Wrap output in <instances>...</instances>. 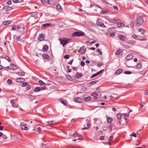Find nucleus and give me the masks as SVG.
Listing matches in <instances>:
<instances>
[{
    "mask_svg": "<svg viewBox=\"0 0 148 148\" xmlns=\"http://www.w3.org/2000/svg\"><path fill=\"white\" fill-rule=\"evenodd\" d=\"M143 16L137 17L136 24L137 26H140L143 23L144 20L143 18Z\"/></svg>",
    "mask_w": 148,
    "mask_h": 148,
    "instance_id": "f257e3e1",
    "label": "nucleus"
},
{
    "mask_svg": "<svg viewBox=\"0 0 148 148\" xmlns=\"http://www.w3.org/2000/svg\"><path fill=\"white\" fill-rule=\"evenodd\" d=\"M59 40L60 44L63 45V47H64L66 44H67L68 42L70 40V39H60Z\"/></svg>",
    "mask_w": 148,
    "mask_h": 148,
    "instance_id": "f03ea898",
    "label": "nucleus"
},
{
    "mask_svg": "<svg viewBox=\"0 0 148 148\" xmlns=\"http://www.w3.org/2000/svg\"><path fill=\"white\" fill-rule=\"evenodd\" d=\"M73 35L76 36H80L85 35V33L82 32H76L73 33Z\"/></svg>",
    "mask_w": 148,
    "mask_h": 148,
    "instance_id": "7ed1b4c3",
    "label": "nucleus"
},
{
    "mask_svg": "<svg viewBox=\"0 0 148 148\" xmlns=\"http://www.w3.org/2000/svg\"><path fill=\"white\" fill-rule=\"evenodd\" d=\"M46 88H47L45 86H44L41 88L39 87H36L34 88V91L35 92H38L40 90H45Z\"/></svg>",
    "mask_w": 148,
    "mask_h": 148,
    "instance_id": "20e7f679",
    "label": "nucleus"
},
{
    "mask_svg": "<svg viewBox=\"0 0 148 148\" xmlns=\"http://www.w3.org/2000/svg\"><path fill=\"white\" fill-rule=\"evenodd\" d=\"M73 100L75 102L78 103H81L82 102V99L78 97L74 98L73 99Z\"/></svg>",
    "mask_w": 148,
    "mask_h": 148,
    "instance_id": "39448f33",
    "label": "nucleus"
},
{
    "mask_svg": "<svg viewBox=\"0 0 148 148\" xmlns=\"http://www.w3.org/2000/svg\"><path fill=\"white\" fill-rule=\"evenodd\" d=\"M11 103L12 104V106L14 108H18V105L16 102L11 100L10 101Z\"/></svg>",
    "mask_w": 148,
    "mask_h": 148,
    "instance_id": "423d86ee",
    "label": "nucleus"
},
{
    "mask_svg": "<svg viewBox=\"0 0 148 148\" xmlns=\"http://www.w3.org/2000/svg\"><path fill=\"white\" fill-rule=\"evenodd\" d=\"M45 35L43 34H42L40 35L38 37V39L40 41L43 40L45 38Z\"/></svg>",
    "mask_w": 148,
    "mask_h": 148,
    "instance_id": "0eeeda50",
    "label": "nucleus"
},
{
    "mask_svg": "<svg viewBox=\"0 0 148 148\" xmlns=\"http://www.w3.org/2000/svg\"><path fill=\"white\" fill-rule=\"evenodd\" d=\"M82 76L83 75L82 73L77 72L75 74V77L76 78H79L82 77Z\"/></svg>",
    "mask_w": 148,
    "mask_h": 148,
    "instance_id": "6e6552de",
    "label": "nucleus"
},
{
    "mask_svg": "<svg viewBox=\"0 0 148 148\" xmlns=\"http://www.w3.org/2000/svg\"><path fill=\"white\" fill-rule=\"evenodd\" d=\"M12 9L11 7H10L9 5H7L4 7L3 8V10L5 11H7L10 10Z\"/></svg>",
    "mask_w": 148,
    "mask_h": 148,
    "instance_id": "1a4fd4ad",
    "label": "nucleus"
},
{
    "mask_svg": "<svg viewBox=\"0 0 148 148\" xmlns=\"http://www.w3.org/2000/svg\"><path fill=\"white\" fill-rule=\"evenodd\" d=\"M98 82V80H96L94 81H92L89 82L88 84V86H90L93 85L95 84Z\"/></svg>",
    "mask_w": 148,
    "mask_h": 148,
    "instance_id": "9d476101",
    "label": "nucleus"
},
{
    "mask_svg": "<svg viewBox=\"0 0 148 148\" xmlns=\"http://www.w3.org/2000/svg\"><path fill=\"white\" fill-rule=\"evenodd\" d=\"M96 24L98 26L102 27H105V26L103 24V23L99 21H97Z\"/></svg>",
    "mask_w": 148,
    "mask_h": 148,
    "instance_id": "9b49d317",
    "label": "nucleus"
},
{
    "mask_svg": "<svg viewBox=\"0 0 148 148\" xmlns=\"http://www.w3.org/2000/svg\"><path fill=\"white\" fill-rule=\"evenodd\" d=\"M25 80V79L23 78L20 77L17 78L16 79V81L17 82L21 83L23 82Z\"/></svg>",
    "mask_w": 148,
    "mask_h": 148,
    "instance_id": "f8f14e48",
    "label": "nucleus"
},
{
    "mask_svg": "<svg viewBox=\"0 0 148 148\" xmlns=\"http://www.w3.org/2000/svg\"><path fill=\"white\" fill-rule=\"evenodd\" d=\"M51 24L49 23L43 24L42 25V28L44 27L45 28H47L51 26Z\"/></svg>",
    "mask_w": 148,
    "mask_h": 148,
    "instance_id": "ddd939ff",
    "label": "nucleus"
},
{
    "mask_svg": "<svg viewBox=\"0 0 148 148\" xmlns=\"http://www.w3.org/2000/svg\"><path fill=\"white\" fill-rule=\"evenodd\" d=\"M85 50L84 47H81L79 49V52L81 54H83L85 53Z\"/></svg>",
    "mask_w": 148,
    "mask_h": 148,
    "instance_id": "4468645a",
    "label": "nucleus"
},
{
    "mask_svg": "<svg viewBox=\"0 0 148 148\" xmlns=\"http://www.w3.org/2000/svg\"><path fill=\"white\" fill-rule=\"evenodd\" d=\"M56 9L58 11H61L62 10V8L61 6L59 4H58L56 5Z\"/></svg>",
    "mask_w": 148,
    "mask_h": 148,
    "instance_id": "2eb2a0df",
    "label": "nucleus"
},
{
    "mask_svg": "<svg viewBox=\"0 0 148 148\" xmlns=\"http://www.w3.org/2000/svg\"><path fill=\"white\" fill-rule=\"evenodd\" d=\"M123 72V70L121 69H119L116 70L115 72V74L116 75H119Z\"/></svg>",
    "mask_w": 148,
    "mask_h": 148,
    "instance_id": "dca6fc26",
    "label": "nucleus"
},
{
    "mask_svg": "<svg viewBox=\"0 0 148 148\" xmlns=\"http://www.w3.org/2000/svg\"><path fill=\"white\" fill-rule=\"evenodd\" d=\"M10 66L12 68V69H16L18 67L17 66L13 64H10Z\"/></svg>",
    "mask_w": 148,
    "mask_h": 148,
    "instance_id": "f3484780",
    "label": "nucleus"
},
{
    "mask_svg": "<svg viewBox=\"0 0 148 148\" xmlns=\"http://www.w3.org/2000/svg\"><path fill=\"white\" fill-rule=\"evenodd\" d=\"M133 58V56L132 55L130 54L127 56L126 57V59L127 60H129L132 59Z\"/></svg>",
    "mask_w": 148,
    "mask_h": 148,
    "instance_id": "a211bd4d",
    "label": "nucleus"
},
{
    "mask_svg": "<svg viewBox=\"0 0 148 148\" xmlns=\"http://www.w3.org/2000/svg\"><path fill=\"white\" fill-rule=\"evenodd\" d=\"M48 46L47 45H45L42 48V51H47L48 49Z\"/></svg>",
    "mask_w": 148,
    "mask_h": 148,
    "instance_id": "6ab92c4d",
    "label": "nucleus"
},
{
    "mask_svg": "<svg viewBox=\"0 0 148 148\" xmlns=\"http://www.w3.org/2000/svg\"><path fill=\"white\" fill-rule=\"evenodd\" d=\"M110 97L111 99H116L117 97V95L116 94H114L113 96L110 95Z\"/></svg>",
    "mask_w": 148,
    "mask_h": 148,
    "instance_id": "aec40b11",
    "label": "nucleus"
},
{
    "mask_svg": "<svg viewBox=\"0 0 148 148\" xmlns=\"http://www.w3.org/2000/svg\"><path fill=\"white\" fill-rule=\"evenodd\" d=\"M138 31L139 32H141L142 34H144L145 32V31L143 29H138Z\"/></svg>",
    "mask_w": 148,
    "mask_h": 148,
    "instance_id": "412c9836",
    "label": "nucleus"
},
{
    "mask_svg": "<svg viewBox=\"0 0 148 148\" xmlns=\"http://www.w3.org/2000/svg\"><path fill=\"white\" fill-rule=\"evenodd\" d=\"M117 25L118 26V27H125V25L121 23H117Z\"/></svg>",
    "mask_w": 148,
    "mask_h": 148,
    "instance_id": "4be33fe9",
    "label": "nucleus"
},
{
    "mask_svg": "<svg viewBox=\"0 0 148 148\" xmlns=\"http://www.w3.org/2000/svg\"><path fill=\"white\" fill-rule=\"evenodd\" d=\"M42 57L45 59H47L49 58V55L46 54H43L42 55Z\"/></svg>",
    "mask_w": 148,
    "mask_h": 148,
    "instance_id": "5701e85b",
    "label": "nucleus"
},
{
    "mask_svg": "<svg viewBox=\"0 0 148 148\" xmlns=\"http://www.w3.org/2000/svg\"><path fill=\"white\" fill-rule=\"evenodd\" d=\"M142 67V66L141 63H139L137 65V68L138 70L141 69Z\"/></svg>",
    "mask_w": 148,
    "mask_h": 148,
    "instance_id": "b1692460",
    "label": "nucleus"
},
{
    "mask_svg": "<svg viewBox=\"0 0 148 148\" xmlns=\"http://www.w3.org/2000/svg\"><path fill=\"white\" fill-rule=\"evenodd\" d=\"M122 115L123 116H124V119L125 120H127V119L128 117H129V115L128 114H125L123 113L122 114Z\"/></svg>",
    "mask_w": 148,
    "mask_h": 148,
    "instance_id": "393cba45",
    "label": "nucleus"
},
{
    "mask_svg": "<svg viewBox=\"0 0 148 148\" xmlns=\"http://www.w3.org/2000/svg\"><path fill=\"white\" fill-rule=\"evenodd\" d=\"M17 74L20 76H24L25 75V73L24 72H18L17 73Z\"/></svg>",
    "mask_w": 148,
    "mask_h": 148,
    "instance_id": "a878e982",
    "label": "nucleus"
},
{
    "mask_svg": "<svg viewBox=\"0 0 148 148\" xmlns=\"http://www.w3.org/2000/svg\"><path fill=\"white\" fill-rule=\"evenodd\" d=\"M91 99V97L90 96H88L84 98V100L85 101H89Z\"/></svg>",
    "mask_w": 148,
    "mask_h": 148,
    "instance_id": "bb28decb",
    "label": "nucleus"
},
{
    "mask_svg": "<svg viewBox=\"0 0 148 148\" xmlns=\"http://www.w3.org/2000/svg\"><path fill=\"white\" fill-rule=\"evenodd\" d=\"M10 23V22L9 21H7L3 22V24L5 25H6L9 24Z\"/></svg>",
    "mask_w": 148,
    "mask_h": 148,
    "instance_id": "cd10ccee",
    "label": "nucleus"
},
{
    "mask_svg": "<svg viewBox=\"0 0 148 148\" xmlns=\"http://www.w3.org/2000/svg\"><path fill=\"white\" fill-rule=\"evenodd\" d=\"M122 116H123L122 115V114L119 113L117 114V117L118 119H120L122 118Z\"/></svg>",
    "mask_w": 148,
    "mask_h": 148,
    "instance_id": "c85d7f7f",
    "label": "nucleus"
},
{
    "mask_svg": "<svg viewBox=\"0 0 148 148\" xmlns=\"http://www.w3.org/2000/svg\"><path fill=\"white\" fill-rule=\"evenodd\" d=\"M121 52V50L119 49L116 51L115 54L116 55H119L120 54Z\"/></svg>",
    "mask_w": 148,
    "mask_h": 148,
    "instance_id": "c756f323",
    "label": "nucleus"
},
{
    "mask_svg": "<svg viewBox=\"0 0 148 148\" xmlns=\"http://www.w3.org/2000/svg\"><path fill=\"white\" fill-rule=\"evenodd\" d=\"M119 38L121 40H123L125 39V36L121 35H119Z\"/></svg>",
    "mask_w": 148,
    "mask_h": 148,
    "instance_id": "7c9ffc66",
    "label": "nucleus"
},
{
    "mask_svg": "<svg viewBox=\"0 0 148 148\" xmlns=\"http://www.w3.org/2000/svg\"><path fill=\"white\" fill-rule=\"evenodd\" d=\"M108 10H102L101 11V14H105L107 13L108 12Z\"/></svg>",
    "mask_w": 148,
    "mask_h": 148,
    "instance_id": "2f4dec72",
    "label": "nucleus"
},
{
    "mask_svg": "<svg viewBox=\"0 0 148 148\" xmlns=\"http://www.w3.org/2000/svg\"><path fill=\"white\" fill-rule=\"evenodd\" d=\"M112 119L110 117H108L107 119V121L109 123H111L112 122Z\"/></svg>",
    "mask_w": 148,
    "mask_h": 148,
    "instance_id": "473e14b6",
    "label": "nucleus"
},
{
    "mask_svg": "<svg viewBox=\"0 0 148 148\" xmlns=\"http://www.w3.org/2000/svg\"><path fill=\"white\" fill-rule=\"evenodd\" d=\"M61 102L64 105H66V101L65 99H62L61 100Z\"/></svg>",
    "mask_w": 148,
    "mask_h": 148,
    "instance_id": "72a5a7b5",
    "label": "nucleus"
},
{
    "mask_svg": "<svg viewBox=\"0 0 148 148\" xmlns=\"http://www.w3.org/2000/svg\"><path fill=\"white\" fill-rule=\"evenodd\" d=\"M5 59L7 60L9 62H11V60L10 58L8 56H6L5 58Z\"/></svg>",
    "mask_w": 148,
    "mask_h": 148,
    "instance_id": "f704fd0d",
    "label": "nucleus"
},
{
    "mask_svg": "<svg viewBox=\"0 0 148 148\" xmlns=\"http://www.w3.org/2000/svg\"><path fill=\"white\" fill-rule=\"evenodd\" d=\"M28 83L27 82H24L22 84V87H25L26 86L28 85Z\"/></svg>",
    "mask_w": 148,
    "mask_h": 148,
    "instance_id": "c9c22d12",
    "label": "nucleus"
},
{
    "mask_svg": "<svg viewBox=\"0 0 148 148\" xmlns=\"http://www.w3.org/2000/svg\"><path fill=\"white\" fill-rule=\"evenodd\" d=\"M97 51L98 53V54L100 55H102V53L101 51H100V50L99 49H98L97 50Z\"/></svg>",
    "mask_w": 148,
    "mask_h": 148,
    "instance_id": "e433bc0d",
    "label": "nucleus"
},
{
    "mask_svg": "<svg viewBox=\"0 0 148 148\" xmlns=\"http://www.w3.org/2000/svg\"><path fill=\"white\" fill-rule=\"evenodd\" d=\"M31 86L29 85L28 84V85H27V86L26 88V90H29L30 89H31Z\"/></svg>",
    "mask_w": 148,
    "mask_h": 148,
    "instance_id": "4c0bfd02",
    "label": "nucleus"
},
{
    "mask_svg": "<svg viewBox=\"0 0 148 148\" xmlns=\"http://www.w3.org/2000/svg\"><path fill=\"white\" fill-rule=\"evenodd\" d=\"M119 20L118 18H114L112 19V21L114 22H117L119 21Z\"/></svg>",
    "mask_w": 148,
    "mask_h": 148,
    "instance_id": "58836bf2",
    "label": "nucleus"
},
{
    "mask_svg": "<svg viewBox=\"0 0 148 148\" xmlns=\"http://www.w3.org/2000/svg\"><path fill=\"white\" fill-rule=\"evenodd\" d=\"M39 82L42 85H46V84L41 80H39Z\"/></svg>",
    "mask_w": 148,
    "mask_h": 148,
    "instance_id": "ea45409f",
    "label": "nucleus"
},
{
    "mask_svg": "<svg viewBox=\"0 0 148 148\" xmlns=\"http://www.w3.org/2000/svg\"><path fill=\"white\" fill-rule=\"evenodd\" d=\"M124 73L126 74H130L132 73V72L130 71H125L124 72Z\"/></svg>",
    "mask_w": 148,
    "mask_h": 148,
    "instance_id": "a19ab883",
    "label": "nucleus"
},
{
    "mask_svg": "<svg viewBox=\"0 0 148 148\" xmlns=\"http://www.w3.org/2000/svg\"><path fill=\"white\" fill-rule=\"evenodd\" d=\"M53 121H49L47 122V123L48 124V125H51V124H53Z\"/></svg>",
    "mask_w": 148,
    "mask_h": 148,
    "instance_id": "79ce46f5",
    "label": "nucleus"
},
{
    "mask_svg": "<svg viewBox=\"0 0 148 148\" xmlns=\"http://www.w3.org/2000/svg\"><path fill=\"white\" fill-rule=\"evenodd\" d=\"M91 95L94 97L97 96L98 95V94L96 93H93L91 94Z\"/></svg>",
    "mask_w": 148,
    "mask_h": 148,
    "instance_id": "37998d69",
    "label": "nucleus"
},
{
    "mask_svg": "<svg viewBox=\"0 0 148 148\" xmlns=\"http://www.w3.org/2000/svg\"><path fill=\"white\" fill-rule=\"evenodd\" d=\"M132 37L133 38H139V36L138 35V36H137V35H133L132 36Z\"/></svg>",
    "mask_w": 148,
    "mask_h": 148,
    "instance_id": "c03bdc74",
    "label": "nucleus"
},
{
    "mask_svg": "<svg viewBox=\"0 0 148 148\" xmlns=\"http://www.w3.org/2000/svg\"><path fill=\"white\" fill-rule=\"evenodd\" d=\"M80 65L82 66H84L85 65V63L84 61H81L80 63Z\"/></svg>",
    "mask_w": 148,
    "mask_h": 148,
    "instance_id": "a18cd8bd",
    "label": "nucleus"
},
{
    "mask_svg": "<svg viewBox=\"0 0 148 148\" xmlns=\"http://www.w3.org/2000/svg\"><path fill=\"white\" fill-rule=\"evenodd\" d=\"M69 58V55H65L64 56V58L65 59H68Z\"/></svg>",
    "mask_w": 148,
    "mask_h": 148,
    "instance_id": "49530a36",
    "label": "nucleus"
},
{
    "mask_svg": "<svg viewBox=\"0 0 148 148\" xmlns=\"http://www.w3.org/2000/svg\"><path fill=\"white\" fill-rule=\"evenodd\" d=\"M130 136H134L135 137H136V134L134 133V132H133V133H132V134H131V135H130Z\"/></svg>",
    "mask_w": 148,
    "mask_h": 148,
    "instance_id": "de8ad7c7",
    "label": "nucleus"
},
{
    "mask_svg": "<svg viewBox=\"0 0 148 148\" xmlns=\"http://www.w3.org/2000/svg\"><path fill=\"white\" fill-rule=\"evenodd\" d=\"M12 82V80L11 79H8L7 81L8 83L9 84H11Z\"/></svg>",
    "mask_w": 148,
    "mask_h": 148,
    "instance_id": "09e8293b",
    "label": "nucleus"
},
{
    "mask_svg": "<svg viewBox=\"0 0 148 148\" xmlns=\"http://www.w3.org/2000/svg\"><path fill=\"white\" fill-rule=\"evenodd\" d=\"M73 59H72V60H71L68 62V63L69 64H70V65H71L72 63V62L73 61Z\"/></svg>",
    "mask_w": 148,
    "mask_h": 148,
    "instance_id": "8fccbe9b",
    "label": "nucleus"
},
{
    "mask_svg": "<svg viewBox=\"0 0 148 148\" xmlns=\"http://www.w3.org/2000/svg\"><path fill=\"white\" fill-rule=\"evenodd\" d=\"M26 125V124H25L24 123V122H21L20 123V125L21 126H25V125Z\"/></svg>",
    "mask_w": 148,
    "mask_h": 148,
    "instance_id": "3c124183",
    "label": "nucleus"
},
{
    "mask_svg": "<svg viewBox=\"0 0 148 148\" xmlns=\"http://www.w3.org/2000/svg\"><path fill=\"white\" fill-rule=\"evenodd\" d=\"M77 136V133L76 132H75L73 134V136L74 137H76Z\"/></svg>",
    "mask_w": 148,
    "mask_h": 148,
    "instance_id": "603ef678",
    "label": "nucleus"
},
{
    "mask_svg": "<svg viewBox=\"0 0 148 148\" xmlns=\"http://www.w3.org/2000/svg\"><path fill=\"white\" fill-rule=\"evenodd\" d=\"M97 75V73L93 74L91 76V78H93Z\"/></svg>",
    "mask_w": 148,
    "mask_h": 148,
    "instance_id": "864d4df0",
    "label": "nucleus"
},
{
    "mask_svg": "<svg viewBox=\"0 0 148 148\" xmlns=\"http://www.w3.org/2000/svg\"><path fill=\"white\" fill-rule=\"evenodd\" d=\"M16 25H14L12 27V29L13 30H15L16 28Z\"/></svg>",
    "mask_w": 148,
    "mask_h": 148,
    "instance_id": "5fc2aeb1",
    "label": "nucleus"
},
{
    "mask_svg": "<svg viewBox=\"0 0 148 148\" xmlns=\"http://www.w3.org/2000/svg\"><path fill=\"white\" fill-rule=\"evenodd\" d=\"M12 1L15 3H17L18 2H19L20 1H19L18 0H12Z\"/></svg>",
    "mask_w": 148,
    "mask_h": 148,
    "instance_id": "6e6d98bb",
    "label": "nucleus"
},
{
    "mask_svg": "<svg viewBox=\"0 0 148 148\" xmlns=\"http://www.w3.org/2000/svg\"><path fill=\"white\" fill-rule=\"evenodd\" d=\"M113 136H110L109 139V141H112L113 138Z\"/></svg>",
    "mask_w": 148,
    "mask_h": 148,
    "instance_id": "4d7b16f0",
    "label": "nucleus"
},
{
    "mask_svg": "<svg viewBox=\"0 0 148 148\" xmlns=\"http://www.w3.org/2000/svg\"><path fill=\"white\" fill-rule=\"evenodd\" d=\"M145 71H144V70H143V71H140V73L141 74H144V73H145Z\"/></svg>",
    "mask_w": 148,
    "mask_h": 148,
    "instance_id": "13d9d810",
    "label": "nucleus"
},
{
    "mask_svg": "<svg viewBox=\"0 0 148 148\" xmlns=\"http://www.w3.org/2000/svg\"><path fill=\"white\" fill-rule=\"evenodd\" d=\"M113 8H114V9L115 10H118V8L116 6H114Z\"/></svg>",
    "mask_w": 148,
    "mask_h": 148,
    "instance_id": "bf43d9fd",
    "label": "nucleus"
},
{
    "mask_svg": "<svg viewBox=\"0 0 148 148\" xmlns=\"http://www.w3.org/2000/svg\"><path fill=\"white\" fill-rule=\"evenodd\" d=\"M94 5H95V7H97L98 8H101V7L99 5H97L96 4H94Z\"/></svg>",
    "mask_w": 148,
    "mask_h": 148,
    "instance_id": "052dcab7",
    "label": "nucleus"
},
{
    "mask_svg": "<svg viewBox=\"0 0 148 148\" xmlns=\"http://www.w3.org/2000/svg\"><path fill=\"white\" fill-rule=\"evenodd\" d=\"M144 94L146 95H148V90H146L144 92Z\"/></svg>",
    "mask_w": 148,
    "mask_h": 148,
    "instance_id": "680f3d73",
    "label": "nucleus"
},
{
    "mask_svg": "<svg viewBox=\"0 0 148 148\" xmlns=\"http://www.w3.org/2000/svg\"><path fill=\"white\" fill-rule=\"evenodd\" d=\"M104 138V137L103 136H101L100 137V139L101 140H103Z\"/></svg>",
    "mask_w": 148,
    "mask_h": 148,
    "instance_id": "e2e57ef3",
    "label": "nucleus"
},
{
    "mask_svg": "<svg viewBox=\"0 0 148 148\" xmlns=\"http://www.w3.org/2000/svg\"><path fill=\"white\" fill-rule=\"evenodd\" d=\"M137 39L138 40H144V39L143 38H140V36H139V38H137Z\"/></svg>",
    "mask_w": 148,
    "mask_h": 148,
    "instance_id": "0e129e2a",
    "label": "nucleus"
},
{
    "mask_svg": "<svg viewBox=\"0 0 148 148\" xmlns=\"http://www.w3.org/2000/svg\"><path fill=\"white\" fill-rule=\"evenodd\" d=\"M11 2H12V1L11 0H9V1H8V2H7V3L8 4H10V3H11Z\"/></svg>",
    "mask_w": 148,
    "mask_h": 148,
    "instance_id": "69168bd1",
    "label": "nucleus"
},
{
    "mask_svg": "<svg viewBox=\"0 0 148 148\" xmlns=\"http://www.w3.org/2000/svg\"><path fill=\"white\" fill-rule=\"evenodd\" d=\"M40 129H41L40 127H37V129L38 130V132H40Z\"/></svg>",
    "mask_w": 148,
    "mask_h": 148,
    "instance_id": "338daca9",
    "label": "nucleus"
},
{
    "mask_svg": "<svg viewBox=\"0 0 148 148\" xmlns=\"http://www.w3.org/2000/svg\"><path fill=\"white\" fill-rule=\"evenodd\" d=\"M115 34V33L114 32H112L110 34V36H112L114 35Z\"/></svg>",
    "mask_w": 148,
    "mask_h": 148,
    "instance_id": "774afa93",
    "label": "nucleus"
}]
</instances>
